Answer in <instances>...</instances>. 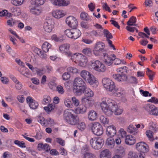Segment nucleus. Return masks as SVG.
<instances>
[{
	"label": "nucleus",
	"instance_id": "1",
	"mask_svg": "<svg viewBox=\"0 0 158 158\" xmlns=\"http://www.w3.org/2000/svg\"><path fill=\"white\" fill-rule=\"evenodd\" d=\"M73 91L76 94L80 95L82 94L83 90L86 87L85 81L80 77L76 78L73 83Z\"/></svg>",
	"mask_w": 158,
	"mask_h": 158
},
{
	"label": "nucleus",
	"instance_id": "2",
	"mask_svg": "<svg viewBox=\"0 0 158 158\" xmlns=\"http://www.w3.org/2000/svg\"><path fill=\"white\" fill-rule=\"evenodd\" d=\"M102 109L105 114L108 116H111L115 110V107L113 106V104L111 100H105L100 104Z\"/></svg>",
	"mask_w": 158,
	"mask_h": 158
},
{
	"label": "nucleus",
	"instance_id": "3",
	"mask_svg": "<svg viewBox=\"0 0 158 158\" xmlns=\"http://www.w3.org/2000/svg\"><path fill=\"white\" fill-rule=\"evenodd\" d=\"M118 72H120L121 74H114L113 77L115 80L119 81H126L127 80V77L126 75L128 71V68L126 66L119 68L117 69Z\"/></svg>",
	"mask_w": 158,
	"mask_h": 158
},
{
	"label": "nucleus",
	"instance_id": "4",
	"mask_svg": "<svg viewBox=\"0 0 158 158\" xmlns=\"http://www.w3.org/2000/svg\"><path fill=\"white\" fill-rule=\"evenodd\" d=\"M91 66L93 69L99 73L104 72L106 68L105 65L98 60H93L91 61Z\"/></svg>",
	"mask_w": 158,
	"mask_h": 158
},
{
	"label": "nucleus",
	"instance_id": "5",
	"mask_svg": "<svg viewBox=\"0 0 158 158\" xmlns=\"http://www.w3.org/2000/svg\"><path fill=\"white\" fill-rule=\"evenodd\" d=\"M90 144L92 147L95 149L99 150L103 146L104 141L101 137H94L90 140Z\"/></svg>",
	"mask_w": 158,
	"mask_h": 158
},
{
	"label": "nucleus",
	"instance_id": "6",
	"mask_svg": "<svg viewBox=\"0 0 158 158\" xmlns=\"http://www.w3.org/2000/svg\"><path fill=\"white\" fill-rule=\"evenodd\" d=\"M91 129L93 133L97 136L102 135L103 132L102 125L98 122H94L92 123Z\"/></svg>",
	"mask_w": 158,
	"mask_h": 158
},
{
	"label": "nucleus",
	"instance_id": "7",
	"mask_svg": "<svg viewBox=\"0 0 158 158\" xmlns=\"http://www.w3.org/2000/svg\"><path fill=\"white\" fill-rule=\"evenodd\" d=\"M102 83L104 87L106 89H108L110 91H115L114 89L115 86L114 82L108 78H103L102 80Z\"/></svg>",
	"mask_w": 158,
	"mask_h": 158
},
{
	"label": "nucleus",
	"instance_id": "8",
	"mask_svg": "<svg viewBox=\"0 0 158 158\" xmlns=\"http://www.w3.org/2000/svg\"><path fill=\"white\" fill-rule=\"evenodd\" d=\"M105 47L104 44L101 41L97 42L93 49V52L96 56L99 55L100 53L103 50Z\"/></svg>",
	"mask_w": 158,
	"mask_h": 158
},
{
	"label": "nucleus",
	"instance_id": "9",
	"mask_svg": "<svg viewBox=\"0 0 158 158\" xmlns=\"http://www.w3.org/2000/svg\"><path fill=\"white\" fill-rule=\"evenodd\" d=\"M135 148L138 151L142 153H146L149 151L148 145L145 143L143 142H140L137 143Z\"/></svg>",
	"mask_w": 158,
	"mask_h": 158
},
{
	"label": "nucleus",
	"instance_id": "10",
	"mask_svg": "<svg viewBox=\"0 0 158 158\" xmlns=\"http://www.w3.org/2000/svg\"><path fill=\"white\" fill-rule=\"evenodd\" d=\"M66 23L73 29L76 28L78 25V22L77 19L73 16L68 17L66 19Z\"/></svg>",
	"mask_w": 158,
	"mask_h": 158
},
{
	"label": "nucleus",
	"instance_id": "11",
	"mask_svg": "<svg viewBox=\"0 0 158 158\" xmlns=\"http://www.w3.org/2000/svg\"><path fill=\"white\" fill-rule=\"evenodd\" d=\"M54 21L52 19L47 20L44 26V28L45 31L48 32H51L54 28Z\"/></svg>",
	"mask_w": 158,
	"mask_h": 158
},
{
	"label": "nucleus",
	"instance_id": "12",
	"mask_svg": "<svg viewBox=\"0 0 158 158\" xmlns=\"http://www.w3.org/2000/svg\"><path fill=\"white\" fill-rule=\"evenodd\" d=\"M71 111H73V110L68 109L64 111L63 114L64 119L67 123H68L70 119L72 118V117L74 115L72 113Z\"/></svg>",
	"mask_w": 158,
	"mask_h": 158
},
{
	"label": "nucleus",
	"instance_id": "13",
	"mask_svg": "<svg viewBox=\"0 0 158 158\" xmlns=\"http://www.w3.org/2000/svg\"><path fill=\"white\" fill-rule=\"evenodd\" d=\"M103 61L108 66L111 65L115 59H113L111 57L106 53H103Z\"/></svg>",
	"mask_w": 158,
	"mask_h": 158
},
{
	"label": "nucleus",
	"instance_id": "14",
	"mask_svg": "<svg viewBox=\"0 0 158 158\" xmlns=\"http://www.w3.org/2000/svg\"><path fill=\"white\" fill-rule=\"evenodd\" d=\"M115 127L113 125L108 126L106 129V134L110 137L114 136L116 134Z\"/></svg>",
	"mask_w": 158,
	"mask_h": 158
},
{
	"label": "nucleus",
	"instance_id": "15",
	"mask_svg": "<svg viewBox=\"0 0 158 158\" xmlns=\"http://www.w3.org/2000/svg\"><path fill=\"white\" fill-rule=\"evenodd\" d=\"M125 142L127 145H133L136 142L135 138L131 135H127L126 137Z\"/></svg>",
	"mask_w": 158,
	"mask_h": 158
},
{
	"label": "nucleus",
	"instance_id": "16",
	"mask_svg": "<svg viewBox=\"0 0 158 158\" xmlns=\"http://www.w3.org/2000/svg\"><path fill=\"white\" fill-rule=\"evenodd\" d=\"M53 3L55 5L64 6L69 4V2L67 0H54Z\"/></svg>",
	"mask_w": 158,
	"mask_h": 158
},
{
	"label": "nucleus",
	"instance_id": "17",
	"mask_svg": "<svg viewBox=\"0 0 158 158\" xmlns=\"http://www.w3.org/2000/svg\"><path fill=\"white\" fill-rule=\"evenodd\" d=\"M87 110V107L83 104H80L79 107L75 109V111L77 114H83Z\"/></svg>",
	"mask_w": 158,
	"mask_h": 158
},
{
	"label": "nucleus",
	"instance_id": "18",
	"mask_svg": "<svg viewBox=\"0 0 158 158\" xmlns=\"http://www.w3.org/2000/svg\"><path fill=\"white\" fill-rule=\"evenodd\" d=\"M98 117L97 113L94 110H91L88 113V118L90 121H93L95 120Z\"/></svg>",
	"mask_w": 158,
	"mask_h": 158
},
{
	"label": "nucleus",
	"instance_id": "19",
	"mask_svg": "<svg viewBox=\"0 0 158 158\" xmlns=\"http://www.w3.org/2000/svg\"><path fill=\"white\" fill-rule=\"evenodd\" d=\"M37 148L39 151L43 150L46 152H48L50 150L49 145L46 143L44 144L43 143H39L38 145Z\"/></svg>",
	"mask_w": 158,
	"mask_h": 158
},
{
	"label": "nucleus",
	"instance_id": "20",
	"mask_svg": "<svg viewBox=\"0 0 158 158\" xmlns=\"http://www.w3.org/2000/svg\"><path fill=\"white\" fill-rule=\"evenodd\" d=\"M111 153L110 151L107 149L102 150L100 153V158H110Z\"/></svg>",
	"mask_w": 158,
	"mask_h": 158
},
{
	"label": "nucleus",
	"instance_id": "21",
	"mask_svg": "<svg viewBox=\"0 0 158 158\" xmlns=\"http://www.w3.org/2000/svg\"><path fill=\"white\" fill-rule=\"evenodd\" d=\"M87 81L93 87H96L97 86L98 81L96 80V78L92 74L90 76V77Z\"/></svg>",
	"mask_w": 158,
	"mask_h": 158
},
{
	"label": "nucleus",
	"instance_id": "22",
	"mask_svg": "<svg viewBox=\"0 0 158 158\" xmlns=\"http://www.w3.org/2000/svg\"><path fill=\"white\" fill-rule=\"evenodd\" d=\"M79 117L77 115H74L68 123L69 124L75 125L79 122Z\"/></svg>",
	"mask_w": 158,
	"mask_h": 158
},
{
	"label": "nucleus",
	"instance_id": "23",
	"mask_svg": "<svg viewBox=\"0 0 158 158\" xmlns=\"http://www.w3.org/2000/svg\"><path fill=\"white\" fill-rule=\"evenodd\" d=\"M84 89L82 90V94H84L85 96L88 97H92L94 96L93 92L90 89L86 87Z\"/></svg>",
	"mask_w": 158,
	"mask_h": 158
},
{
	"label": "nucleus",
	"instance_id": "24",
	"mask_svg": "<svg viewBox=\"0 0 158 158\" xmlns=\"http://www.w3.org/2000/svg\"><path fill=\"white\" fill-rule=\"evenodd\" d=\"M31 13L34 15H39L41 12V10L40 8L34 6L30 9Z\"/></svg>",
	"mask_w": 158,
	"mask_h": 158
},
{
	"label": "nucleus",
	"instance_id": "25",
	"mask_svg": "<svg viewBox=\"0 0 158 158\" xmlns=\"http://www.w3.org/2000/svg\"><path fill=\"white\" fill-rule=\"evenodd\" d=\"M91 75L89 72L85 70H83L81 73V77L86 81H87L88 79L90 77Z\"/></svg>",
	"mask_w": 158,
	"mask_h": 158
},
{
	"label": "nucleus",
	"instance_id": "26",
	"mask_svg": "<svg viewBox=\"0 0 158 158\" xmlns=\"http://www.w3.org/2000/svg\"><path fill=\"white\" fill-rule=\"evenodd\" d=\"M51 45L48 42H45L42 44V48L45 53L48 52L51 48Z\"/></svg>",
	"mask_w": 158,
	"mask_h": 158
},
{
	"label": "nucleus",
	"instance_id": "27",
	"mask_svg": "<svg viewBox=\"0 0 158 158\" xmlns=\"http://www.w3.org/2000/svg\"><path fill=\"white\" fill-rule=\"evenodd\" d=\"M81 34V32L79 30L76 28L73 29L72 39H76L80 36Z\"/></svg>",
	"mask_w": 158,
	"mask_h": 158
},
{
	"label": "nucleus",
	"instance_id": "28",
	"mask_svg": "<svg viewBox=\"0 0 158 158\" xmlns=\"http://www.w3.org/2000/svg\"><path fill=\"white\" fill-rule=\"evenodd\" d=\"M52 15L56 18H60L64 15V14L61 10H56L52 12Z\"/></svg>",
	"mask_w": 158,
	"mask_h": 158
},
{
	"label": "nucleus",
	"instance_id": "29",
	"mask_svg": "<svg viewBox=\"0 0 158 158\" xmlns=\"http://www.w3.org/2000/svg\"><path fill=\"white\" fill-rule=\"evenodd\" d=\"M59 49L61 53L64 54L69 49V46L68 44H64L60 47Z\"/></svg>",
	"mask_w": 158,
	"mask_h": 158
},
{
	"label": "nucleus",
	"instance_id": "30",
	"mask_svg": "<svg viewBox=\"0 0 158 158\" xmlns=\"http://www.w3.org/2000/svg\"><path fill=\"white\" fill-rule=\"evenodd\" d=\"M77 53H72L69 51V49L65 52L64 54L67 57L70 58L71 60H73L74 59L77 57Z\"/></svg>",
	"mask_w": 158,
	"mask_h": 158
},
{
	"label": "nucleus",
	"instance_id": "31",
	"mask_svg": "<svg viewBox=\"0 0 158 158\" xmlns=\"http://www.w3.org/2000/svg\"><path fill=\"white\" fill-rule=\"evenodd\" d=\"M83 54L86 56H91L92 55V52L91 49L89 48H86L82 51Z\"/></svg>",
	"mask_w": 158,
	"mask_h": 158
},
{
	"label": "nucleus",
	"instance_id": "32",
	"mask_svg": "<svg viewBox=\"0 0 158 158\" xmlns=\"http://www.w3.org/2000/svg\"><path fill=\"white\" fill-rule=\"evenodd\" d=\"M106 144L111 148H113L115 142L114 139L112 137L108 138L106 141Z\"/></svg>",
	"mask_w": 158,
	"mask_h": 158
},
{
	"label": "nucleus",
	"instance_id": "33",
	"mask_svg": "<svg viewBox=\"0 0 158 158\" xmlns=\"http://www.w3.org/2000/svg\"><path fill=\"white\" fill-rule=\"evenodd\" d=\"M80 17L82 20L86 21H89L90 19L89 16L88 14L85 12H83L81 13Z\"/></svg>",
	"mask_w": 158,
	"mask_h": 158
},
{
	"label": "nucleus",
	"instance_id": "34",
	"mask_svg": "<svg viewBox=\"0 0 158 158\" xmlns=\"http://www.w3.org/2000/svg\"><path fill=\"white\" fill-rule=\"evenodd\" d=\"M127 131L133 135H135L138 131V130L135 128H133L131 125H129L128 127Z\"/></svg>",
	"mask_w": 158,
	"mask_h": 158
},
{
	"label": "nucleus",
	"instance_id": "35",
	"mask_svg": "<svg viewBox=\"0 0 158 158\" xmlns=\"http://www.w3.org/2000/svg\"><path fill=\"white\" fill-rule=\"evenodd\" d=\"M32 4L39 6L43 4L44 2V0H31V1Z\"/></svg>",
	"mask_w": 158,
	"mask_h": 158
},
{
	"label": "nucleus",
	"instance_id": "36",
	"mask_svg": "<svg viewBox=\"0 0 158 158\" xmlns=\"http://www.w3.org/2000/svg\"><path fill=\"white\" fill-rule=\"evenodd\" d=\"M100 122L104 125L108 124L109 123V119L105 117L104 115H102L100 117Z\"/></svg>",
	"mask_w": 158,
	"mask_h": 158
},
{
	"label": "nucleus",
	"instance_id": "37",
	"mask_svg": "<svg viewBox=\"0 0 158 158\" xmlns=\"http://www.w3.org/2000/svg\"><path fill=\"white\" fill-rule=\"evenodd\" d=\"M113 106L115 107V108L114 111H113L115 115H119L122 113L123 110L122 109L118 108L117 105L113 104Z\"/></svg>",
	"mask_w": 158,
	"mask_h": 158
},
{
	"label": "nucleus",
	"instance_id": "38",
	"mask_svg": "<svg viewBox=\"0 0 158 158\" xmlns=\"http://www.w3.org/2000/svg\"><path fill=\"white\" fill-rule=\"evenodd\" d=\"M103 34L106 37V40L111 39L113 38V36L108 30L104 29L103 31Z\"/></svg>",
	"mask_w": 158,
	"mask_h": 158
},
{
	"label": "nucleus",
	"instance_id": "39",
	"mask_svg": "<svg viewBox=\"0 0 158 158\" xmlns=\"http://www.w3.org/2000/svg\"><path fill=\"white\" fill-rule=\"evenodd\" d=\"M77 127L78 129L81 131L84 130L86 128V125L84 122L78 123H77Z\"/></svg>",
	"mask_w": 158,
	"mask_h": 158
},
{
	"label": "nucleus",
	"instance_id": "40",
	"mask_svg": "<svg viewBox=\"0 0 158 158\" xmlns=\"http://www.w3.org/2000/svg\"><path fill=\"white\" fill-rule=\"evenodd\" d=\"M136 21V18L134 16H132L130 18L129 21L127 22V24L128 26H133V23H135Z\"/></svg>",
	"mask_w": 158,
	"mask_h": 158
},
{
	"label": "nucleus",
	"instance_id": "41",
	"mask_svg": "<svg viewBox=\"0 0 158 158\" xmlns=\"http://www.w3.org/2000/svg\"><path fill=\"white\" fill-rule=\"evenodd\" d=\"M29 105L30 108L32 109H37L39 106L38 103L35 100L33 102L29 103Z\"/></svg>",
	"mask_w": 158,
	"mask_h": 158
},
{
	"label": "nucleus",
	"instance_id": "42",
	"mask_svg": "<svg viewBox=\"0 0 158 158\" xmlns=\"http://www.w3.org/2000/svg\"><path fill=\"white\" fill-rule=\"evenodd\" d=\"M77 57H78V58H79L80 61L84 62V61H87V60L86 56L85 55H83L81 53H79L78 55H77Z\"/></svg>",
	"mask_w": 158,
	"mask_h": 158
},
{
	"label": "nucleus",
	"instance_id": "43",
	"mask_svg": "<svg viewBox=\"0 0 158 158\" xmlns=\"http://www.w3.org/2000/svg\"><path fill=\"white\" fill-rule=\"evenodd\" d=\"M51 39L53 40H54L56 42L59 41L62 42L63 40V37H58L56 35H53L51 37Z\"/></svg>",
	"mask_w": 158,
	"mask_h": 158
},
{
	"label": "nucleus",
	"instance_id": "44",
	"mask_svg": "<svg viewBox=\"0 0 158 158\" xmlns=\"http://www.w3.org/2000/svg\"><path fill=\"white\" fill-rule=\"evenodd\" d=\"M64 103L67 107L69 108H72L73 107L71 100L67 98H66L64 100Z\"/></svg>",
	"mask_w": 158,
	"mask_h": 158
},
{
	"label": "nucleus",
	"instance_id": "45",
	"mask_svg": "<svg viewBox=\"0 0 158 158\" xmlns=\"http://www.w3.org/2000/svg\"><path fill=\"white\" fill-rule=\"evenodd\" d=\"M23 0H11V3L15 6H19L22 4Z\"/></svg>",
	"mask_w": 158,
	"mask_h": 158
},
{
	"label": "nucleus",
	"instance_id": "46",
	"mask_svg": "<svg viewBox=\"0 0 158 158\" xmlns=\"http://www.w3.org/2000/svg\"><path fill=\"white\" fill-rule=\"evenodd\" d=\"M37 120L42 126L45 127L47 123H45V119L42 116H40L38 117Z\"/></svg>",
	"mask_w": 158,
	"mask_h": 158
},
{
	"label": "nucleus",
	"instance_id": "47",
	"mask_svg": "<svg viewBox=\"0 0 158 158\" xmlns=\"http://www.w3.org/2000/svg\"><path fill=\"white\" fill-rule=\"evenodd\" d=\"M38 51L37 53V54L40 57L42 58L46 59L47 58L46 54L44 53V52H42L40 49H38Z\"/></svg>",
	"mask_w": 158,
	"mask_h": 158
},
{
	"label": "nucleus",
	"instance_id": "48",
	"mask_svg": "<svg viewBox=\"0 0 158 158\" xmlns=\"http://www.w3.org/2000/svg\"><path fill=\"white\" fill-rule=\"evenodd\" d=\"M55 107V106L52 104H50L48 105V106L44 107V108L47 112H49L53 110Z\"/></svg>",
	"mask_w": 158,
	"mask_h": 158
},
{
	"label": "nucleus",
	"instance_id": "49",
	"mask_svg": "<svg viewBox=\"0 0 158 158\" xmlns=\"http://www.w3.org/2000/svg\"><path fill=\"white\" fill-rule=\"evenodd\" d=\"M129 83L131 84H137L138 83L137 79L133 76H131L128 79Z\"/></svg>",
	"mask_w": 158,
	"mask_h": 158
},
{
	"label": "nucleus",
	"instance_id": "50",
	"mask_svg": "<svg viewBox=\"0 0 158 158\" xmlns=\"http://www.w3.org/2000/svg\"><path fill=\"white\" fill-rule=\"evenodd\" d=\"M14 143L20 147L22 148L26 147L25 143L23 141L20 142L18 140H16L14 141Z\"/></svg>",
	"mask_w": 158,
	"mask_h": 158
},
{
	"label": "nucleus",
	"instance_id": "51",
	"mask_svg": "<svg viewBox=\"0 0 158 158\" xmlns=\"http://www.w3.org/2000/svg\"><path fill=\"white\" fill-rule=\"evenodd\" d=\"M73 29L70 30L67 29L64 31L65 34L69 38L72 39Z\"/></svg>",
	"mask_w": 158,
	"mask_h": 158
},
{
	"label": "nucleus",
	"instance_id": "52",
	"mask_svg": "<svg viewBox=\"0 0 158 158\" xmlns=\"http://www.w3.org/2000/svg\"><path fill=\"white\" fill-rule=\"evenodd\" d=\"M138 156L136 153L130 151L128 154V158H138Z\"/></svg>",
	"mask_w": 158,
	"mask_h": 158
},
{
	"label": "nucleus",
	"instance_id": "53",
	"mask_svg": "<svg viewBox=\"0 0 158 158\" xmlns=\"http://www.w3.org/2000/svg\"><path fill=\"white\" fill-rule=\"evenodd\" d=\"M146 133L147 136L150 139L152 140H154L153 139V133L152 131L150 130L147 131Z\"/></svg>",
	"mask_w": 158,
	"mask_h": 158
},
{
	"label": "nucleus",
	"instance_id": "54",
	"mask_svg": "<svg viewBox=\"0 0 158 158\" xmlns=\"http://www.w3.org/2000/svg\"><path fill=\"white\" fill-rule=\"evenodd\" d=\"M154 105L151 104H148L144 106L145 109L148 112L152 111V109L154 108Z\"/></svg>",
	"mask_w": 158,
	"mask_h": 158
},
{
	"label": "nucleus",
	"instance_id": "55",
	"mask_svg": "<svg viewBox=\"0 0 158 158\" xmlns=\"http://www.w3.org/2000/svg\"><path fill=\"white\" fill-rule=\"evenodd\" d=\"M72 103L75 106H77L79 105L80 102L79 100L75 97H73L72 98Z\"/></svg>",
	"mask_w": 158,
	"mask_h": 158
},
{
	"label": "nucleus",
	"instance_id": "56",
	"mask_svg": "<svg viewBox=\"0 0 158 158\" xmlns=\"http://www.w3.org/2000/svg\"><path fill=\"white\" fill-rule=\"evenodd\" d=\"M43 101L44 102L43 104H45L51 102V99L50 97L49 96L45 95L44 96Z\"/></svg>",
	"mask_w": 158,
	"mask_h": 158
},
{
	"label": "nucleus",
	"instance_id": "57",
	"mask_svg": "<svg viewBox=\"0 0 158 158\" xmlns=\"http://www.w3.org/2000/svg\"><path fill=\"white\" fill-rule=\"evenodd\" d=\"M7 24L10 27H12L15 23V21L12 18L8 20L7 22Z\"/></svg>",
	"mask_w": 158,
	"mask_h": 158
},
{
	"label": "nucleus",
	"instance_id": "58",
	"mask_svg": "<svg viewBox=\"0 0 158 158\" xmlns=\"http://www.w3.org/2000/svg\"><path fill=\"white\" fill-rule=\"evenodd\" d=\"M68 71L72 73H76L78 72V70L75 68L73 67H69L67 69Z\"/></svg>",
	"mask_w": 158,
	"mask_h": 158
},
{
	"label": "nucleus",
	"instance_id": "59",
	"mask_svg": "<svg viewBox=\"0 0 158 158\" xmlns=\"http://www.w3.org/2000/svg\"><path fill=\"white\" fill-rule=\"evenodd\" d=\"M56 90L61 94H63L64 92V90L63 87L60 85H58L56 87Z\"/></svg>",
	"mask_w": 158,
	"mask_h": 158
},
{
	"label": "nucleus",
	"instance_id": "60",
	"mask_svg": "<svg viewBox=\"0 0 158 158\" xmlns=\"http://www.w3.org/2000/svg\"><path fill=\"white\" fill-rule=\"evenodd\" d=\"M70 77V74L68 72H65L62 75L63 79L64 80H68Z\"/></svg>",
	"mask_w": 158,
	"mask_h": 158
},
{
	"label": "nucleus",
	"instance_id": "61",
	"mask_svg": "<svg viewBox=\"0 0 158 158\" xmlns=\"http://www.w3.org/2000/svg\"><path fill=\"white\" fill-rule=\"evenodd\" d=\"M150 113H152L153 115H158V108L154 106V108L152 109L151 112Z\"/></svg>",
	"mask_w": 158,
	"mask_h": 158
},
{
	"label": "nucleus",
	"instance_id": "62",
	"mask_svg": "<svg viewBox=\"0 0 158 158\" xmlns=\"http://www.w3.org/2000/svg\"><path fill=\"white\" fill-rule=\"evenodd\" d=\"M56 142L62 146H64V140L60 138H57L56 139Z\"/></svg>",
	"mask_w": 158,
	"mask_h": 158
},
{
	"label": "nucleus",
	"instance_id": "63",
	"mask_svg": "<svg viewBox=\"0 0 158 158\" xmlns=\"http://www.w3.org/2000/svg\"><path fill=\"white\" fill-rule=\"evenodd\" d=\"M110 21L111 22V24L113 25L114 27H117L118 29H120V27L117 22L113 20H110Z\"/></svg>",
	"mask_w": 158,
	"mask_h": 158
},
{
	"label": "nucleus",
	"instance_id": "64",
	"mask_svg": "<svg viewBox=\"0 0 158 158\" xmlns=\"http://www.w3.org/2000/svg\"><path fill=\"white\" fill-rule=\"evenodd\" d=\"M88 7L89 10L91 11H93L95 8V4H94L93 3L91 2L88 5Z\"/></svg>",
	"mask_w": 158,
	"mask_h": 158
}]
</instances>
